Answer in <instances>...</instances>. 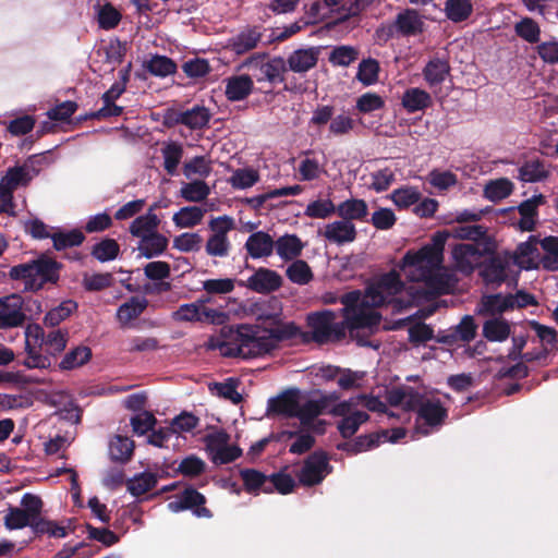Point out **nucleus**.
I'll use <instances>...</instances> for the list:
<instances>
[{"label":"nucleus","mask_w":558,"mask_h":558,"mask_svg":"<svg viewBox=\"0 0 558 558\" xmlns=\"http://www.w3.org/2000/svg\"><path fill=\"white\" fill-rule=\"evenodd\" d=\"M402 288L403 283L399 275L390 271L372 283L364 292L351 291L339 299L343 305L342 322H337V314L330 310L310 313L306 317L310 331H303L299 327L300 335H296L292 341L300 343L314 341L325 344L341 341L349 332L357 344L371 345L367 339L378 330L381 320L376 307L393 304L401 310L410 305V301L404 302L398 296Z\"/></svg>","instance_id":"f257e3e1"},{"label":"nucleus","mask_w":558,"mask_h":558,"mask_svg":"<svg viewBox=\"0 0 558 558\" xmlns=\"http://www.w3.org/2000/svg\"><path fill=\"white\" fill-rule=\"evenodd\" d=\"M264 324L222 328L218 337L210 339L209 347L219 350L223 356L250 359L267 354L277 349L280 342L291 341L300 335L295 323L280 320L277 316H267Z\"/></svg>","instance_id":"f03ea898"},{"label":"nucleus","mask_w":558,"mask_h":558,"mask_svg":"<svg viewBox=\"0 0 558 558\" xmlns=\"http://www.w3.org/2000/svg\"><path fill=\"white\" fill-rule=\"evenodd\" d=\"M446 235L434 234L430 244L403 257V275L411 281L424 282L430 294L448 293L453 287L452 276L442 267Z\"/></svg>","instance_id":"7ed1b4c3"},{"label":"nucleus","mask_w":558,"mask_h":558,"mask_svg":"<svg viewBox=\"0 0 558 558\" xmlns=\"http://www.w3.org/2000/svg\"><path fill=\"white\" fill-rule=\"evenodd\" d=\"M59 266L57 262L48 257H40L29 263L13 266L9 276L13 280H22L26 290L36 291L46 282H54L58 279Z\"/></svg>","instance_id":"20e7f679"},{"label":"nucleus","mask_w":558,"mask_h":558,"mask_svg":"<svg viewBox=\"0 0 558 558\" xmlns=\"http://www.w3.org/2000/svg\"><path fill=\"white\" fill-rule=\"evenodd\" d=\"M417 399L415 404L417 412L416 429L426 436L445 423L448 410L438 397L418 393Z\"/></svg>","instance_id":"39448f33"},{"label":"nucleus","mask_w":558,"mask_h":558,"mask_svg":"<svg viewBox=\"0 0 558 558\" xmlns=\"http://www.w3.org/2000/svg\"><path fill=\"white\" fill-rule=\"evenodd\" d=\"M31 180L29 171L25 167L8 169L0 180V213L15 215L13 193L17 187L27 185Z\"/></svg>","instance_id":"423d86ee"},{"label":"nucleus","mask_w":558,"mask_h":558,"mask_svg":"<svg viewBox=\"0 0 558 558\" xmlns=\"http://www.w3.org/2000/svg\"><path fill=\"white\" fill-rule=\"evenodd\" d=\"M235 227L234 220L229 216H221L214 218L209 221V235L205 250L209 256L226 257L229 255L231 244L228 239V233Z\"/></svg>","instance_id":"0eeeda50"},{"label":"nucleus","mask_w":558,"mask_h":558,"mask_svg":"<svg viewBox=\"0 0 558 558\" xmlns=\"http://www.w3.org/2000/svg\"><path fill=\"white\" fill-rule=\"evenodd\" d=\"M205 441L211 460L217 464L230 463L242 454L238 446L229 444L230 436L223 430L208 434Z\"/></svg>","instance_id":"6e6552de"},{"label":"nucleus","mask_w":558,"mask_h":558,"mask_svg":"<svg viewBox=\"0 0 558 558\" xmlns=\"http://www.w3.org/2000/svg\"><path fill=\"white\" fill-rule=\"evenodd\" d=\"M330 473V465L323 452H314L308 456L302 466L295 473L300 484L315 486Z\"/></svg>","instance_id":"1a4fd4ad"},{"label":"nucleus","mask_w":558,"mask_h":558,"mask_svg":"<svg viewBox=\"0 0 558 558\" xmlns=\"http://www.w3.org/2000/svg\"><path fill=\"white\" fill-rule=\"evenodd\" d=\"M205 496L195 488L189 487L179 493L173 500L169 501L168 509L172 512L191 510L197 518L209 519L213 517V513L205 507Z\"/></svg>","instance_id":"9d476101"},{"label":"nucleus","mask_w":558,"mask_h":558,"mask_svg":"<svg viewBox=\"0 0 558 558\" xmlns=\"http://www.w3.org/2000/svg\"><path fill=\"white\" fill-rule=\"evenodd\" d=\"M243 66L252 71L253 77L257 82L268 81L270 83L281 80L284 71V61L281 58L266 60L264 54H256L248 58Z\"/></svg>","instance_id":"9b49d317"},{"label":"nucleus","mask_w":558,"mask_h":558,"mask_svg":"<svg viewBox=\"0 0 558 558\" xmlns=\"http://www.w3.org/2000/svg\"><path fill=\"white\" fill-rule=\"evenodd\" d=\"M319 234L329 243L344 245L355 241L357 231L353 222L340 219L327 223Z\"/></svg>","instance_id":"f8f14e48"},{"label":"nucleus","mask_w":558,"mask_h":558,"mask_svg":"<svg viewBox=\"0 0 558 558\" xmlns=\"http://www.w3.org/2000/svg\"><path fill=\"white\" fill-rule=\"evenodd\" d=\"M22 305V298L17 294L0 299V328L17 327L23 324L25 315Z\"/></svg>","instance_id":"ddd939ff"},{"label":"nucleus","mask_w":558,"mask_h":558,"mask_svg":"<svg viewBox=\"0 0 558 558\" xmlns=\"http://www.w3.org/2000/svg\"><path fill=\"white\" fill-rule=\"evenodd\" d=\"M363 405L368 411L376 413H385L388 416H395L393 412L388 411V407L378 397L372 395H357L341 401L333 407V412L337 414H345L351 408Z\"/></svg>","instance_id":"4468645a"},{"label":"nucleus","mask_w":558,"mask_h":558,"mask_svg":"<svg viewBox=\"0 0 558 558\" xmlns=\"http://www.w3.org/2000/svg\"><path fill=\"white\" fill-rule=\"evenodd\" d=\"M325 411L324 401L306 400L300 402L298 418L305 429L323 433L325 430V422L318 420V416Z\"/></svg>","instance_id":"2eb2a0df"},{"label":"nucleus","mask_w":558,"mask_h":558,"mask_svg":"<svg viewBox=\"0 0 558 558\" xmlns=\"http://www.w3.org/2000/svg\"><path fill=\"white\" fill-rule=\"evenodd\" d=\"M538 241L535 236H530L526 242L518 245L513 254L508 255L510 262L521 269H532L537 267L539 257Z\"/></svg>","instance_id":"dca6fc26"},{"label":"nucleus","mask_w":558,"mask_h":558,"mask_svg":"<svg viewBox=\"0 0 558 558\" xmlns=\"http://www.w3.org/2000/svg\"><path fill=\"white\" fill-rule=\"evenodd\" d=\"M529 325L535 331L536 336L542 342V349L537 353L526 352L522 355V357L527 362L543 360L547 356L549 350L556 345L557 332L553 327L542 325L536 320H531Z\"/></svg>","instance_id":"f3484780"},{"label":"nucleus","mask_w":558,"mask_h":558,"mask_svg":"<svg viewBox=\"0 0 558 558\" xmlns=\"http://www.w3.org/2000/svg\"><path fill=\"white\" fill-rule=\"evenodd\" d=\"M452 257L454 259L456 267L460 271L464 274H471L475 266L480 263L482 252L477 244L463 243L453 247Z\"/></svg>","instance_id":"a211bd4d"},{"label":"nucleus","mask_w":558,"mask_h":558,"mask_svg":"<svg viewBox=\"0 0 558 558\" xmlns=\"http://www.w3.org/2000/svg\"><path fill=\"white\" fill-rule=\"evenodd\" d=\"M282 284L281 276L271 269L259 268L248 279L246 287L258 293H269Z\"/></svg>","instance_id":"6ab92c4d"},{"label":"nucleus","mask_w":558,"mask_h":558,"mask_svg":"<svg viewBox=\"0 0 558 558\" xmlns=\"http://www.w3.org/2000/svg\"><path fill=\"white\" fill-rule=\"evenodd\" d=\"M395 27L403 36H416L423 32L424 19L416 10L407 9L396 16Z\"/></svg>","instance_id":"aec40b11"},{"label":"nucleus","mask_w":558,"mask_h":558,"mask_svg":"<svg viewBox=\"0 0 558 558\" xmlns=\"http://www.w3.org/2000/svg\"><path fill=\"white\" fill-rule=\"evenodd\" d=\"M551 174V167L545 160L532 158L526 160L519 168V179L523 182H542L547 180Z\"/></svg>","instance_id":"412c9836"},{"label":"nucleus","mask_w":558,"mask_h":558,"mask_svg":"<svg viewBox=\"0 0 558 558\" xmlns=\"http://www.w3.org/2000/svg\"><path fill=\"white\" fill-rule=\"evenodd\" d=\"M226 97L230 101L245 99L253 90V77L247 74L233 75L226 78Z\"/></svg>","instance_id":"4be33fe9"},{"label":"nucleus","mask_w":558,"mask_h":558,"mask_svg":"<svg viewBox=\"0 0 558 558\" xmlns=\"http://www.w3.org/2000/svg\"><path fill=\"white\" fill-rule=\"evenodd\" d=\"M512 264L508 254L490 258L482 269V277L487 283H501L507 278V269Z\"/></svg>","instance_id":"5701e85b"},{"label":"nucleus","mask_w":558,"mask_h":558,"mask_svg":"<svg viewBox=\"0 0 558 558\" xmlns=\"http://www.w3.org/2000/svg\"><path fill=\"white\" fill-rule=\"evenodd\" d=\"M331 414L342 417L338 423V430L344 438L352 437L359 430L360 426L369 418L366 412L360 411L357 408H351L345 414H337L332 409Z\"/></svg>","instance_id":"b1692460"},{"label":"nucleus","mask_w":558,"mask_h":558,"mask_svg":"<svg viewBox=\"0 0 558 558\" xmlns=\"http://www.w3.org/2000/svg\"><path fill=\"white\" fill-rule=\"evenodd\" d=\"M168 244V238L157 230L138 241L137 251L145 258H154L163 254Z\"/></svg>","instance_id":"393cba45"},{"label":"nucleus","mask_w":558,"mask_h":558,"mask_svg":"<svg viewBox=\"0 0 558 558\" xmlns=\"http://www.w3.org/2000/svg\"><path fill=\"white\" fill-rule=\"evenodd\" d=\"M274 247L275 241L268 233L263 231L252 233L245 243V248L253 258L271 255Z\"/></svg>","instance_id":"a878e982"},{"label":"nucleus","mask_w":558,"mask_h":558,"mask_svg":"<svg viewBox=\"0 0 558 558\" xmlns=\"http://www.w3.org/2000/svg\"><path fill=\"white\" fill-rule=\"evenodd\" d=\"M262 39V33L258 27L245 28L236 36L230 39L231 50L236 54L246 53L255 49Z\"/></svg>","instance_id":"bb28decb"},{"label":"nucleus","mask_w":558,"mask_h":558,"mask_svg":"<svg viewBox=\"0 0 558 558\" xmlns=\"http://www.w3.org/2000/svg\"><path fill=\"white\" fill-rule=\"evenodd\" d=\"M299 395L298 392L287 391L277 398L270 400L269 410L272 413L287 417H296L299 412Z\"/></svg>","instance_id":"cd10ccee"},{"label":"nucleus","mask_w":558,"mask_h":558,"mask_svg":"<svg viewBox=\"0 0 558 558\" xmlns=\"http://www.w3.org/2000/svg\"><path fill=\"white\" fill-rule=\"evenodd\" d=\"M160 219L149 209L146 214L136 217L130 225V233L138 239V241L154 232L159 228Z\"/></svg>","instance_id":"c85d7f7f"},{"label":"nucleus","mask_w":558,"mask_h":558,"mask_svg":"<svg viewBox=\"0 0 558 558\" xmlns=\"http://www.w3.org/2000/svg\"><path fill=\"white\" fill-rule=\"evenodd\" d=\"M317 60L318 50L316 48L299 49L289 56L288 64L291 71L302 73L314 68Z\"/></svg>","instance_id":"c756f323"},{"label":"nucleus","mask_w":558,"mask_h":558,"mask_svg":"<svg viewBox=\"0 0 558 558\" xmlns=\"http://www.w3.org/2000/svg\"><path fill=\"white\" fill-rule=\"evenodd\" d=\"M401 105L408 112L413 113L428 108L432 105V97L427 92L412 87L403 93Z\"/></svg>","instance_id":"7c9ffc66"},{"label":"nucleus","mask_w":558,"mask_h":558,"mask_svg":"<svg viewBox=\"0 0 558 558\" xmlns=\"http://www.w3.org/2000/svg\"><path fill=\"white\" fill-rule=\"evenodd\" d=\"M276 253L284 260H292L301 255L304 244L295 234H284L275 241Z\"/></svg>","instance_id":"2f4dec72"},{"label":"nucleus","mask_w":558,"mask_h":558,"mask_svg":"<svg viewBox=\"0 0 558 558\" xmlns=\"http://www.w3.org/2000/svg\"><path fill=\"white\" fill-rule=\"evenodd\" d=\"M418 392L411 387L396 388L387 393L390 407L401 408L404 411L415 410Z\"/></svg>","instance_id":"473e14b6"},{"label":"nucleus","mask_w":558,"mask_h":558,"mask_svg":"<svg viewBox=\"0 0 558 558\" xmlns=\"http://www.w3.org/2000/svg\"><path fill=\"white\" fill-rule=\"evenodd\" d=\"M337 215L347 221L364 220L368 214V207L365 201L351 198L340 203L336 209Z\"/></svg>","instance_id":"72a5a7b5"},{"label":"nucleus","mask_w":558,"mask_h":558,"mask_svg":"<svg viewBox=\"0 0 558 558\" xmlns=\"http://www.w3.org/2000/svg\"><path fill=\"white\" fill-rule=\"evenodd\" d=\"M206 214V209L198 206H186L173 214L172 221L180 229H190L198 226Z\"/></svg>","instance_id":"f704fd0d"},{"label":"nucleus","mask_w":558,"mask_h":558,"mask_svg":"<svg viewBox=\"0 0 558 558\" xmlns=\"http://www.w3.org/2000/svg\"><path fill=\"white\" fill-rule=\"evenodd\" d=\"M298 172L301 181H314L325 173V168L316 157L306 151L299 161Z\"/></svg>","instance_id":"c9c22d12"},{"label":"nucleus","mask_w":558,"mask_h":558,"mask_svg":"<svg viewBox=\"0 0 558 558\" xmlns=\"http://www.w3.org/2000/svg\"><path fill=\"white\" fill-rule=\"evenodd\" d=\"M436 234H447L446 241L449 238H454L478 242L480 240H483L485 238L486 228L481 225H459L452 227L450 230L440 231L437 232Z\"/></svg>","instance_id":"e433bc0d"},{"label":"nucleus","mask_w":558,"mask_h":558,"mask_svg":"<svg viewBox=\"0 0 558 558\" xmlns=\"http://www.w3.org/2000/svg\"><path fill=\"white\" fill-rule=\"evenodd\" d=\"M511 299L502 294H492L482 298L478 313L482 315H497L502 314L508 310H512Z\"/></svg>","instance_id":"4c0bfd02"},{"label":"nucleus","mask_w":558,"mask_h":558,"mask_svg":"<svg viewBox=\"0 0 558 558\" xmlns=\"http://www.w3.org/2000/svg\"><path fill=\"white\" fill-rule=\"evenodd\" d=\"M450 73V65L446 60L435 58L423 70L425 81L429 86L441 84Z\"/></svg>","instance_id":"58836bf2"},{"label":"nucleus","mask_w":558,"mask_h":558,"mask_svg":"<svg viewBox=\"0 0 558 558\" xmlns=\"http://www.w3.org/2000/svg\"><path fill=\"white\" fill-rule=\"evenodd\" d=\"M147 307V301L144 298H131L128 302L119 306L117 318L122 325H126L137 318Z\"/></svg>","instance_id":"ea45409f"},{"label":"nucleus","mask_w":558,"mask_h":558,"mask_svg":"<svg viewBox=\"0 0 558 558\" xmlns=\"http://www.w3.org/2000/svg\"><path fill=\"white\" fill-rule=\"evenodd\" d=\"M134 442L129 437L117 435L109 442V456L112 460L126 462L131 459Z\"/></svg>","instance_id":"a19ab883"},{"label":"nucleus","mask_w":558,"mask_h":558,"mask_svg":"<svg viewBox=\"0 0 558 558\" xmlns=\"http://www.w3.org/2000/svg\"><path fill=\"white\" fill-rule=\"evenodd\" d=\"M444 11L448 20L460 23L471 16L473 4L471 0H447Z\"/></svg>","instance_id":"79ce46f5"},{"label":"nucleus","mask_w":558,"mask_h":558,"mask_svg":"<svg viewBox=\"0 0 558 558\" xmlns=\"http://www.w3.org/2000/svg\"><path fill=\"white\" fill-rule=\"evenodd\" d=\"M238 380L228 378L223 383H210L208 389L211 395L231 401L233 404H239L242 401V396L238 392Z\"/></svg>","instance_id":"37998d69"},{"label":"nucleus","mask_w":558,"mask_h":558,"mask_svg":"<svg viewBox=\"0 0 558 558\" xmlns=\"http://www.w3.org/2000/svg\"><path fill=\"white\" fill-rule=\"evenodd\" d=\"M241 478L248 493L257 494L259 490L271 493V487H268L269 477L256 470H242Z\"/></svg>","instance_id":"c03bdc74"},{"label":"nucleus","mask_w":558,"mask_h":558,"mask_svg":"<svg viewBox=\"0 0 558 558\" xmlns=\"http://www.w3.org/2000/svg\"><path fill=\"white\" fill-rule=\"evenodd\" d=\"M210 194V187L203 180H195L183 183L180 189V196L186 202L198 203L205 201Z\"/></svg>","instance_id":"a18cd8bd"},{"label":"nucleus","mask_w":558,"mask_h":558,"mask_svg":"<svg viewBox=\"0 0 558 558\" xmlns=\"http://www.w3.org/2000/svg\"><path fill=\"white\" fill-rule=\"evenodd\" d=\"M405 436V430L403 428H395L391 430V435H389V432L385 430L381 434L377 435H369L365 437H360L357 441L354 444V451H363L372 448L373 446L377 445L380 441V438H384V440H389L391 442H396L399 439L403 438Z\"/></svg>","instance_id":"49530a36"},{"label":"nucleus","mask_w":558,"mask_h":558,"mask_svg":"<svg viewBox=\"0 0 558 558\" xmlns=\"http://www.w3.org/2000/svg\"><path fill=\"white\" fill-rule=\"evenodd\" d=\"M210 119L209 111L202 106H195L190 110L182 112L178 121L190 129H202Z\"/></svg>","instance_id":"de8ad7c7"},{"label":"nucleus","mask_w":558,"mask_h":558,"mask_svg":"<svg viewBox=\"0 0 558 558\" xmlns=\"http://www.w3.org/2000/svg\"><path fill=\"white\" fill-rule=\"evenodd\" d=\"M483 335L489 341H505L510 335V325L501 318L489 319L483 326Z\"/></svg>","instance_id":"09e8293b"},{"label":"nucleus","mask_w":558,"mask_h":558,"mask_svg":"<svg viewBox=\"0 0 558 558\" xmlns=\"http://www.w3.org/2000/svg\"><path fill=\"white\" fill-rule=\"evenodd\" d=\"M513 191V183L506 178L493 180L485 185L484 196L492 201L498 202L508 197Z\"/></svg>","instance_id":"8fccbe9b"},{"label":"nucleus","mask_w":558,"mask_h":558,"mask_svg":"<svg viewBox=\"0 0 558 558\" xmlns=\"http://www.w3.org/2000/svg\"><path fill=\"white\" fill-rule=\"evenodd\" d=\"M157 484V475L153 472H143L129 480L128 490L133 496H141L153 489Z\"/></svg>","instance_id":"3c124183"},{"label":"nucleus","mask_w":558,"mask_h":558,"mask_svg":"<svg viewBox=\"0 0 558 558\" xmlns=\"http://www.w3.org/2000/svg\"><path fill=\"white\" fill-rule=\"evenodd\" d=\"M286 275L291 282L300 286L307 284L313 279V271L311 267L302 259L292 262L288 266Z\"/></svg>","instance_id":"603ef678"},{"label":"nucleus","mask_w":558,"mask_h":558,"mask_svg":"<svg viewBox=\"0 0 558 558\" xmlns=\"http://www.w3.org/2000/svg\"><path fill=\"white\" fill-rule=\"evenodd\" d=\"M163 157V168L168 174L177 173L178 166L183 157V147L179 143L171 142L161 149Z\"/></svg>","instance_id":"864d4df0"},{"label":"nucleus","mask_w":558,"mask_h":558,"mask_svg":"<svg viewBox=\"0 0 558 558\" xmlns=\"http://www.w3.org/2000/svg\"><path fill=\"white\" fill-rule=\"evenodd\" d=\"M228 319L229 315L222 307H210L197 303L196 323L223 325Z\"/></svg>","instance_id":"5fc2aeb1"},{"label":"nucleus","mask_w":558,"mask_h":558,"mask_svg":"<svg viewBox=\"0 0 558 558\" xmlns=\"http://www.w3.org/2000/svg\"><path fill=\"white\" fill-rule=\"evenodd\" d=\"M92 357V350L88 347L80 345L68 352L60 362V368L74 369L85 363Z\"/></svg>","instance_id":"6e6d98bb"},{"label":"nucleus","mask_w":558,"mask_h":558,"mask_svg":"<svg viewBox=\"0 0 558 558\" xmlns=\"http://www.w3.org/2000/svg\"><path fill=\"white\" fill-rule=\"evenodd\" d=\"M146 69L150 74L155 76L165 77L174 74L177 71V65L170 58L156 54L147 61Z\"/></svg>","instance_id":"4d7b16f0"},{"label":"nucleus","mask_w":558,"mask_h":558,"mask_svg":"<svg viewBox=\"0 0 558 558\" xmlns=\"http://www.w3.org/2000/svg\"><path fill=\"white\" fill-rule=\"evenodd\" d=\"M421 192L414 186H403L391 193V201L399 208H408L421 199Z\"/></svg>","instance_id":"13d9d810"},{"label":"nucleus","mask_w":558,"mask_h":558,"mask_svg":"<svg viewBox=\"0 0 558 558\" xmlns=\"http://www.w3.org/2000/svg\"><path fill=\"white\" fill-rule=\"evenodd\" d=\"M545 254L541 258L544 268L558 270V238L549 236L541 241Z\"/></svg>","instance_id":"bf43d9fd"},{"label":"nucleus","mask_w":558,"mask_h":558,"mask_svg":"<svg viewBox=\"0 0 558 558\" xmlns=\"http://www.w3.org/2000/svg\"><path fill=\"white\" fill-rule=\"evenodd\" d=\"M259 181V173L252 168L236 169L229 179L234 189L244 190L253 186Z\"/></svg>","instance_id":"052dcab7"},{"label":"nucleus","mask_w":558,"mask_h":558,"mask_svg":"<svg viewBox=\"0 0 558 558\" xmlns=\"http://www.w3.org/2000/svg\"><path fill=\"white\" fill-rule=\"evenodd\" d=\"M337 206L331 199H316L307 204L305 216L314 219H326L336 213Z\"/></svg>","instance_id":"680f3d73"},{"label":"nucleus","mask_w":558,"mask_h":558,"mask_svg":"<svg viewBox=\"0 0 558 558\" xmlns=\"http://www.w3.org/2000/svg\"><path fill=\"white\" fill-rule=\"evenodd\" d=\"M427 181L433 187L442 192L454 186L458 183V178L451 171L434 169L428 173Z\"/></svg>","instance_id":"e2e57ef3"},{"label":"nucleus","mask_w":558,"mask_h":558,"mask_svg":"<svg viewBox=\"0 0 558 558\" xmlns=\"http://www.w3.org/2000/svg\"><path fill=\"white\" fill-rule=\"evenodd\" d=\"M379 63L375 59H365L359 64L356 78L365 86L378 81Z\"/></svg>","instance_id":"0e129e2a"},{"label":"nucleus","mask_w":558,"mask_h":558,"mask_svg":"<svg viewBox=\"0 0 558 558\" xmlns=\"http://www.w3.org/2000/svg\"><path fill=\"white\" fill-rule=\"evenodd\" d=\"M211 172V162L204 156H196L184 163L183 173L190 179L193 175L207 178Z\"/></svg>","instance_id":"69168bd1"},{"label":"nucleus","mask_w":558,"mask_h":558,"mask_svg":"<svg viewBox=\"0 0 558 558\" xmlns=\"http://www.w3.org/2000/svg\"><path fill=\"white\" fill-rule=\"evenodd\" d=\"M119 252L120 246L116 240L105 239L94 245L92 255L100 262H108L114 259Z\"/></svg>","instance_id":"338daca9"},{"label":"nucleus","mask_w":558,"mask_h":558,"mask_svg":"<svg viewBox=\"0 0 558 558\" xmlns=\"http://www.w3.org/2000/svg\"><path fill=\"white\" fill-rule=\"evenodd\" d=\"M76 310V303L73 301H64L59 306L50 310L44 319V323L46 326H57L62 320L68 318L73 311Z\"/></svg>","instance_id":"774afa93"}]
</instances>
